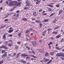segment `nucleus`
<instances>
[{
    "mask_svg": "<svg viewBox=\"0 0 64 64\" xmlns=\"http://www.w3.org/2000/svg\"><path fill=\"white\" fill-rule=\"evenodd\" d=\"M48 21H49V20L47 19H45V20H44V22H48Z\"/></svg>",
    "mask_w": 64,
    "mask_h": 64,
    "instance_id": "obj_20",
    "label": "nucleus"
},
{
    "mask_svg": "<svg viewBox=\"0 0 64 64\" xmlns=\"http://www.w3.org/2000/svg\"><path fill=\"white\" fill-rule=\"evenodd\" d=\"M60 4H56V7H57L58 8H59V5Z\"/></svg>",
    "mask_w": 64,
    "mask_h": 64,
    "instance_id": "obj_24",
    "label": "nucleus"
},
{
    "mask_svg": "<svg viewBox=\"0 0 64 64\" xmlns=\"http://www.w3.org/2000/svg\"><path fill=\"white\" fill-rule=\"evenodd\" d=\"M50 30H51L50 29H48V31H50Z\"/></svg>",
    "mask_w": 64,
    "mask_h": 64,
    "instance_id": "obj_55",
    "label": "nucleus"
},
{
    "mask_svg": "<svg viewBox=\"0 0 64 64\" xmlns=\"http://www.w3.org/2000/svg\"><path fill=\"white\" fill-rule=\"evenodd\" d=\"M61 53H58L56 54V56L58 57H60V56H61Z\"/></svg>",
    "mask_w": 64,
    "mask_h": 64,
    "instance_id": "obj_7",
    "label": "nucleus"
},
{
    "mask_svg": "<svg viewBox=\"0 0 64 64\" xmlns=\"http://www.w3.org/2000/svg\"><path fill=\"white\" fill-rule=\"evenodd\" d=\"M39 24V25H40V28H41V27H42V26H43V25H42V23L41 22Z\"/></svg>",
    "mask_w": 64,
    "mask_h": 64,
    "instance_id": "obj_17",
    "label": "nucleus"
},
{
    "mask_svg": "<svg viewBox=\"0 0 64 64\" xmlns=\"http://www.w3.org/2000/svg\"><path fill=\"white\" fill-rule=\"evenodd\" d=\"M30 56H31V57H33V58H37V57L36 56L34 55H31Z\"/></svg>",
    "mask_w": 64,
    "mask_h": 64,
    "instance_id": "obj_21",
    "label": "nucleus"
},
{
    "mask_svg": "<svg viewBox=\"0 0 64 64\" xmlns=\"http://www.w3.org/2000/svg\"><path fill=\"white\" fill-rule=\"evenodd\" d=\"M44 15H47V14L46 13H45L43 14Z\"/></svg>",
    "mask_w": 64,
    "mask_h": 64,
    "instance_id": "obj_52",
    "label": "nucleus"
},
{
    "mask_svg": "<svg viewBox=\"0 0 64 64\" xmlns=\"http://www.w3.org/2000/svg\"><path fill=\"white\" fill-rule=\"evenodd\" d=\"M27 20H28V18H23L22 19V21H27Z\"/></svg>",
    "mask_w": 64,
    "mask_h": 64,
    "instance_id": "obj_6",
    "label": "nucleus"
},
{
    "mask_svg": "<svg viewBox=\"0 0 64 64\" xmlns=\"http://www.w3.org/2000/svg\"><path fill=\"white\" fill-rule=\"evenodd\" d=\"M50 54L51 55H54V53L53 52H51L50 53Z\"/></svg>",
    "mask_w": 64,
    "mask_h": 64,
    "instance_id": "obj_37",
    "label": "nucleus"
},
{
    "mask_svg": "<svg viewBox=\"0 0 64 64\" xmlns=\"http://www.w3.org/2000/svg\"><path fill=\"white\" fill-rule=\"evenodd\" d=\"M4 62L3 60H2L0 62V64H2Z\"/></svg>",
    "mask_w": 64,
    "mask_h": 64,
    "instance_id": "obj_35",
    "label": "nucleus"
},
{
    "mask_svg": "<svg viewBox=\"0 0 64 64\" xmlns=\"http://www.w3.org/2000/svg\"><path fill=\"white\" fill-rule=\"evenodd\" d=\"M9 42H12V40H9Z\"/></svg>",
    "mask_w": 64,
    "mask_h": 64,
    "instance_id": "obj_50",
    "label": "nucleus"
},
{
    "mask_svg": "<svg viewBox=\"0 0 64 64\" xmlns=\"http://www.w3.org/2000/svg\"><path fill=\"white\" fill-rule=\"evenodd\" d=\"M16 54L15 53H14L13 54V56H16Z\"/></svg>",
    "mask_w": 64,
    "mask_h": 64,
    "instance_id": "obj_49",
    "label": "nucleus"
},
{
    "mask_svg": "<svg viewBox=\"0 0 64 64\" xmlns=\"http://www.w3.org/2000/svg\"><path fill=\"white\" fill-rule=\"evenodd\" d=\"M19 16V14L18 13V14H17L16 17H18V16Z\"/></svg>",
    "mask_w": 64,
    "mask_h": 64,
    "instance_id": "obj_40",
    "label": "nucleus"
},
{
    "mask_svg": "<svg viewBox=\"0 0 64 64\" xmlns=\"http://www.w3.org/2000/svg\"><path fill=\"white\" fill-rule=\"evenodd\" d=\"M26 6H30V3L29 2V1L27 0L26 1Z\"/></svg>",
    "mask_w": 64,
    "mask_h": 64,
    "instance_id": "obj_3",
    "label": "nucleus"
},
{
    "mask_svg": "<svg viewBox=\"0 0 64 64\" xmlns=\"http://www.w3.org/2000/svg\"><path fill=\"white\" fill-rule=\"evenodd\" d=\"M4 21H8V19H5L4 20Z\"/></svg>",
    "mask_w": 64,
    "mask_h": 64,
    "instance_id": "obj_44",
    "label": "nucleus"
},
{
    "mask_svg": "<svg viewBox=\"0 0 64 64\" xmlns=\"http://www.w3.org/2000/svg\"><path fill=\"white\" fill-rule=\"evenodd\" d=\"M51 62H52V60H50L47 63V64H49V63H51Z\"/></svg>",
    "mask_w": 64,
    "mask_h": 64,
    "instance_id": "obj_26",
    "label": "nucleus"
},
{
    "mask_svg": "<svg viewBox=\"0 0 64 64\" xmlns=\"http://www.w3.org/2000/svg\"><path fill=\"white\" fill-rule=\"evenodd\" d=\"M32 43L34 46H36V42H32Z\"/></svg>",
    "mask_w": 64,
    "mask_h": 64,
    "instance_id": "obj_22",
    "label": "nucleus"
},
{
    "mask_svg": "<svg viewBox=\"0 0 64 64\" xmlns=\"http://www.w3.org/2000/svg\"><path fill=\"white\" fill-rule=\"evenodd\" d=\"M42 11V9H41V10H40L39 11V12H41V11Z\"/></svg>",
    "mask_w": 64,
    "mask_h": 64,
    "instance_id": "obj_54",
    "label": "nucleus"
},
{
    "mask_svg": "<svg viewBox=\"0 0 64 64\" xmlns=\"http://www.w3.org/2000/svg\"><path fill=\"white\" fill-rule=\"evenodd\" d=\"M22 4V3L21 2H16V6H21V4Z\"/></svg>",
    "mask_w": 64,
    "mask_h": 64,
    "instance_id": "obj_4",
    "label": "nucleus"
},
{
    "mask_svg": "<svg viewBox=\"0 0 64 64\" xmlns=\"http://www.w3.org/2000/svg\"><path fill=\"white\" fill-rule=\"evenodd\" d=\"M26 48H28V50H30V48H29L28 47V46H26Z\"/></svg>",
    "mask_w": 64,
    "mask_h": 64,
    "instance_id": "obj_34",
    "label": "nucleus"
},
{
    "mask_svg": "<svg viewBox=\"0 0 64 64\" xmlns=\"http://www.w3.org/2000/svg\"><path fill=\"white\" fill-rule=\"evenodd\" d=\"M6 26V25H4L3 26H1V28H4V27Z\"/></svg>",
    "mask_w": 64,
    "mask_h": 64,
    "instance_id": "obj_31",
    "label": "nucleus"
},
{
    "mask_svg": "<svg viewBox=\"0 0 64 64\" xmlns=\"http://www.w3.org/2000/svg\"><path fill=\"white\" fill-rule=\"evenodd\" d=\"M56 50H62V48H60L56 46Z\"/></svg>",
    "mask_w": 64,
    "mask_h": 64,
    "instance_id": "obj_9",
    "label": "nucleus"
},
{
    "mask_svg": "<svg viewBox=\"0 0 64 64\" xmlns=\"http://www.w3.org/2000/svg\"><path fill=\"white\" fill-rule=\"evenodd\" d=\"M61 58L62 60H64V58L62 57Z\"/></svg>",
    "mask_w": 64,
    "mask_h": 64,
    "instance_id": "obj_61",
    "label": "nucleus"
},
{
    "mask_svg": "<svg viewBox=\"0 0 64 64\" xmlns=\"http://www.w3.org/2000/svg\"><path fill=\"white\" fill-rule=\"evenodd\" d=\"M33 15H34V17H36L37 16V14H36V12H34L33 13Z\"/></svg>",
    "mask_w": 64,
    "mask_h": 64,
    "instance_id": "obj_8",
    "label": "nucleus"
},
{
    "mask_svg": "<svg viewBox=\"0 0 64 64\" xmlns=\"http://www.w3.org/2000/svg\"><path fill=\"white\" fill-rule=\"evenodd\" d=\"M32 53L33 54H35V52L34 51L32 50Z\"/></svg>",
    "mask_w": 64,
    "mask_h": 64,
    "instance_id": "obj_38",
    "label": "nucleus"
},
{
    "mask_svg": "<svg viewBox=\"0 0 64 64\" xmlns=\"http://www.w3.org/2000/svg\"><path fill=\"white\" fill-rule=\"evenodd\" d=\"M9 6H13V5H16V1H14L10 2L9 4Z\"/></svg>",
    "mask_w": 64,
    "mask_h": 64,
    "instance_id": "obj_1",
    "label": "nucleus"
},
{
    "mask_svg": "<svg viewBox=\"0 0 64 64\" xmlns=\"http://www.w3.org/2000/svg\"><path fill=\"white\" fill-rule=\"evenodd\" d=\"M18 2H20L21 0H18Z\"/></svg>",
    "mask_w": 64,
    "mask_h": 64,
    "instance_id": "obj_64",
    "label": "nucleus"
},
{
    "mask_svg": "<svg viewBox=\"0 0 64 64\" xmlns=\"http://www.w3.org/2000/svg\"><path fill=\"white\" fill-rule=\"evenodd\" d=\"M8 46H12V45L11 44H8Z\"/></svg>",
    "mask_w": 64,
    "mask_h": 64,
    "instance_id": "obj_39",
    "label": "nucleus"
},
{
    "mask_svg": "<svg viewBox=\"0 0 64 64\" xmlns=\"http://www.w3.org/2000/svg\"><path fill=\"white\" fill-rule=\"evenodd\" d=\"M55 14L54 13H52V14H51L49 16V17H52V16H53Z\"/></svg>",
    "mask_w": 64,
    "mask_h": 64,
    "instance_id": "obj_16",
    "label": "nucleus"
},
{
    "mask_svg": "<svg viewBox=\"0 0 64 64\" xmlns=\"http://www.w3.org/2000/svg\"><path fill=\"white\" fill-rule=\"evenodd\" d=\"M49 61V59H46V62H48V61Z\"/></svg>",
    "mask_w": 64,
    "mask_h": 64,
    "instance_id": "obj_41",
    "label": "nucleus"
},
{
    "mask_svg": "<svg viewBox=\"0 0 64 64\" xmlns=\"http://www.w3.org/2000/svg\"><path fill=\"white\" fill-rule=\"evenodd\" d=\"M13 30H9L8 31V32L9 33H11L12 32H13Z\"/></svg>",
    "mask_w": 64,
    "mask_h": 64,
    "instance_id": "obj_27",
    "label": "nucleus"
},
{
    "mask_svg": "<svg viewBox=\"0 0 64 64\" xmlns=\"http://www.w3.org/2000/svg\"><path fill=\"white\" fill-rule=\"evenodd\" d=\"M5 35H6V34H4L3 36V39H5L6 38V36H5Z\"/></svg>",
    "mask_w": 64,
    "mask_h": 64,
    "instance_id": "obj_28",
    "label": "nucleus"
},
{
    "mask_svg": "<svg viewBox=\"0 0 64 64\" xmlns=\"http://www.w3.org/2000/svg\"><path fill=\"white\" fill-rule=\"evenodd\" d=\"M21 54V52H20L19 53L17 54L16 56V57H19V55Z\"/></svg>",
    "mask_w": 64,
    "mask_h": 64,
    "instance_id": "obj_25",
    "label": "nucleus"
},
{
    "mask_svg": "<svg viewBox=\"0 0 64 64\" xmlns=\"http://www.w3.org/2000/svg\"><path fill=\"white\" fill-rule=\"evenodd\" d=\"M17 44H21V43H20V42H17Z\"/></svg>",
    "mask_w": 64,
    "mask_h": 64,
    "instance_id": "obj_43",
    "label": "nucleus"
},
{
    "mask_svg": "<svg viewBox=\"0 0 64 64\" xmlns=\"http://www.w3.org/2000/svg\"><path fill=\"white\" fill-rule=\"evenodd\" d=\"M2 2H3V1H2V0H1L0 1V3H2Z\"/></svg>",
    "mask_w": 64,
    "mask_h": 64,
    "instance_id": "obj_56",
    "label": "nucleus"
},
{
    "mask_svg": "<svg viewBox=\"0 0 64 64\" xmlns=\"http://www.w3.org/2000/svg\"><path fill=\"white\" fill-rule=\"evenodd\" d=\"M28 53H32V52L30 51H28Z\"/></svg>",
    "mask_w": 64,
    "mask_h": 64,
    "instance_id": "obj_46",
    "label": "nucleus"
},
{
    "mask_svg": "<svg viewBox=\"0 0 64 64\" xmlns=\"http://www.w3.org/2000/svg\"><path fill=\"white\" fill-rule=\"evenodd\" d=\"M16 13H19V10H18L16 11Z\"/></svg>",
    "mask_w": 64,
    "mask_h": 64,
    "instance_id": "obj_53",
    "label": "nucleus"
},
{
    "mask_svg": "<svg viewBox=\"0 0 64 64\" xmlns=\"http://www.w3.org/2000/svg\"><path fill=\"white\" fill-rule=\"evenodd\" d=\"M0 9H1V10H3V8L2 7L0 8Z\"/></svg>",
    "mask_w": 64,
    "mask_h": 64,
    "instance_id": "obj_59",
    "label": "nucleus"
},
{
    "mask_svg": "<svg viewBox=\"0 0 64 64\" xmlns=\"http://www.w3.org/2000/svg\"><path fill=\"white\" fill-rule=\"evenodd\" d=\"M61 37V36L60 35H58L56 36V38H59Z\"/></svg>",
    "mask_w": 64,
    "mask_h": 64,
    "instance_id": "obj_15",
    "label": "nucleus"
},
{
    "mask_svg": "<svg viewBox=\"0 0 64 64\" xmlns=\"http://www.w3.org/2000/svg\"><path fill=\"white\" fill-rule=\"evenodd\" d=\"M61 41H62H62H64V39L63 38H62L61 40Z\"/></svg>",
    "mask_w": 64,
    "mask_h": 64,
    "instance_id": "obj_48",
    "label": "nucleus"
},
{
    "mask_svg": "<svg viewBox=\"0 0 64 64\" xmlns=\"http://www.w3.org/2000/svg\"><path fill=\"white\" fill-rule=\"evenodd\" d=\"M50 48V49L51 48V46H48Z\"/></svg>",
    "mask_w": 64,
    "mask_h": 64,
    "instance_id": "obj_58",
    "label": "nucleus"
},
{
    "mask_svg": "<svg viewBox=\"0 0 64 64\" xmlns=\"http://www.w3.org/2000/svg\"><path fill=\"white\" fill-rule=\"evenodd\" d=\"M2 48H4L5 46H2Z\"/></svg>",
    "mask_w": 64,
    "mask_h": 64,
    "instance_id": "obj_47",
    "label": "nucleus"
},
{
    "mask_svg": "<svg viewBox=\"0 0 64 64\" xmlns=\"http://www.w3.org/2000/svg\"><path fill=\"white\" fill-rule=\"evenodd\" d=\"M6 4H9V2L7 1H6Z\"/></svg>",
    "mask_w": 64,
    "mask_h": 64,
    "instance_id": "obj_42",
    "label": "nucleus"
},
{
    "mask_svg": "<svg viewBox=\"0 0 64 64\" xmlns=\"http://www.w3.org/2000/svg\"><path fill=\"white\" fill-rule=\"evenodd\" d=\"M46 59H45V58H43V62H46Z\"/></svg>",
    "mask_w": 64,
    "mask_h": 64,
    "instance_id": "obj_32",
    "label": "nucleus"
},
{
    "mask_svg": "<svg viewBox=\"0 0 64 64\" xmlns=\"http://www.w3.org/2000/svg\"><path fill=\"white\" fill-rule=\"evenodd\" d=\"M7 56V54H4L2 55V58H3V56H4V57H5V56Z\"/></svg>",
    "mask_w": 64,
    "mask_h": 64,
    "instance_id": "obj_19",
    "label": "nucleus"
},
{
    "mask_svg": "<svg viewBox=\"0 0 64 64\" xmlns=\"http://www.w3.org/2000/svg\"><path fill=\"white\" fill-rule=\"evenodd\" d=\"M62 11L63 10H60L59 13H58L59 15H60V14H61V13L62 12Z\"/></svg>",
    "mask_w": 64,
    "mask_h": 64,
    "instance_id": "obj_13",
    "label": "nucleus"
},
{
    "mask_svg": "<svg viewBox=\"0 0 64 64\" xmlns=\"http://www.w3.org/2000/svg\"><path fill=\"white\" fill-rule=\"evenodd\" d=\"M53 44V42H50L48 44V46H50V45H51V44Z\"/></svg>",
    "mask_w": 64,
    "mask_h": 64,
    "instance_id": "obj_14",
    "label": "nucleus"
},
{
    "mask_svg": "<svg viewBox=\"0 0 64 64\" xmlns=\"http://www.w3.org/2000/svg\"><path fill=\"white\" fill-rule=\"evenodd\" d=\"M45 56L46 57H47V56H49V54H48V52H46V53L45 54Z\"/></svg>",
    "mask_w": 64,
    "mask_h": 64,
    "instance_id": "obj_10",
    "label": "nucleus"
},
{
    "mask_svg": "<svg viewBox=\"0 0 64 64\" xmlns=\"http://www.w3.org/2000/svg\"><path fill=\"white\" fill-rule=\"evenodd\" d=\"M39 52H41V53H42V52H43V50H41L40 49L39 50Z\"/></svg>",
    "mask_w": 64,
    "mask_h": 64,
    "instance_id": "obj_29",
    "label": "nucleus"
},
{
    "mask_svg": "<svg viewBox=\"0 0 64 64\" xmlns=\"http://www.w3.org/2000/svg\"><path fill=\"white\" fill-rule=\"evenodd\" d=\"M20 61L21 62H22V63H24V64H25L26 63V61L23 60H20Z\"/></svg>",
    "mask_w": 64,
    "mask_h": 64,
    "instance_id": "obj_12",
    "label": "nucleus"
},
{
    "mask_svg": "<svg viewBox=\"0 0 64 64\" xmlns=\"http://www.w3.org/2000/svg\"><path fill=\"white\" fill-rule=\"evenodd\" d=\"M35 20V18H32V20Z\"/></svg>",
    "mask_w": 64,
    "mask_h": 64,
    "instance_id": "obj_63",
    "label": "nucleus"
},
{
    "mask_svg": "<svg viewBox=\"0 0 64 64\" xmlns=\"http://www.w3.org/2000/svg\"><path fill=\"white\" fill-rule=\"evenodd\" d=\"M2 53H3L4 52H5V50H2Z\"/></svg>",
    "mask_w": 64,
    "mask_h": 64,
    "instance_id": "obj_51",
    "label": "nucleus"
},
{
    "mask_svg": "<svg viewBox=\"0 0 64 64\" xmlns=\"http://www.w3.org/2000/svg\"><path fill=\"white\" fill-rule=\"evenodd\" d=\"M61 56L62 57H64V54L63 53H61Z\"/></svg>",
    "mask_w": 64,
    "mask_h": 64,
    "instance_id": "obj_36",
    "label": "nucleus"
},
{
    "mask_svg": "<svg viewBox=\"0 0 64 64\" xmlns=\"http://www.w3.org/2000/svg\"><path fill=\"white\" fill-rule=\"evenodd\" d=\"M28 55L26 54H22V57H24V58L26 57V56H27Z\"/></svg>",
    "mask_w": 64,
    "mask_h": 64,
    "instance_id": "obj_5",
    "label": "nucleus"
},
{
    "mask_svg": "<svg viewBox=\"0 0 64 64\" xmlns=\"http://www.w3.org/2000/svg\"><path fill=\"white\" fill-rule=\"evenodd\" d=\"M34 2H36V1H37L36 2V4H38L40 2H41V0H34Z\"/></svg>",
    "mask_w": 64,
    "mask_h": 64,
    "instance_id": "obj_2",
    "label": "nucleus"
},
{
    "mask_svg": "<svg viewBox=\"0 0 64 64\" xmlns=\"http://www.w3.org/2000/svg\"><path fill=\"white\" fill-rule=\"evenodd\" d=\"M22 34L21 33H19L18 34V36H19V37H20V36H21V35H22Z\"/></svg>",
    "mask_w": 64,
    "mask_h": 64,
    "instance_id": "obj_33",
    "label": "nucleus"
},
{
    "mask_svg": "<svg viewBox=\"0 0 64 64\" xmlns=\"http://www.w3.org/2000/svg\"><path fill=\"white\" fill-rule=\"evenodd\" d=\"M5 49H8V48H6V47H4V48Z\"/></svg>",
    "mask_w": 64,
    "mask_h": 64,
    "instance_id": "obj_60",
    "label": "nucleus"
},
{
    "mask_svg": "<svg viewBox=\"0 0 64 64\" xmlns=\"http://www.w3.org/2000/svg\"><path fill=\"white\" fill-rule=\"evenodd\" d=\"M35 21L36 23H41V22L39 21L38 20H36Z\"/></svg>",
    "mask_w": 64,
    "mask_h": 64,
    "instance_id": "obj_18",
    "label": "nucleus"
},
{
    "mask_svg": "<svg viewBox=\"0 0 64 64\" xmlns=\"http://www.w3.org/2000/svg\"><path fill=\"white\" fill-rule=\"evenodd\" d=\"M50 7H51V8H53V7H54L53 6L52 4H50Z\"/></svg>",
    "mask_w": 64,
    "mask_h": 64,
    "instance_id": "obj_30",
    "label": "nucleus"
},
{
    "mask_svg": "<svg viewBox=\"0 0 64 64\" xmlns=\"http://www.w3.org/2000/svg\"><path fill=\"white\" fill-rule=\"evenodd\" d=\"M47 9L48 10V11L49 12L51 11V10H52V9H51V8L47 7Z\"/></svg>",
    "mask_w": 64,
    "mask_h": 64,
    "instance_id": "obj_11",
    "label": "nucleus"
},
{
    "mask_svg": "<svg viewBox=\"0 0 64 64\" xmlns=\"http://www.w3.org/2000/svg\"><path fill=\"white\" fill-rule=\"evenodd\" d=\"M29 30H27L26 31V33H28L29 32Z\"/></svg>",
    "mask_w": 64,
    "mask_h": 64,
    "instance_id": "obj_45",
    "label": "nucleus"
},
{
    "mask_svg": "<svg viewBox=\"0 0 64 64\" xmlns=\"http://www.w3.org/2000/svg\"><path fill=\"white\" fill-rule=\"evenodd\" d=\"M24 9L25 10H26L27 9V8L26 7H25L24 8Z\"/></svg>",
    "mask_w": 64,
    "mask_h": 64,
    "instance_id": "obj_57",
    "label": "nucleus"
},
{
    "mask_svg": "<svg viewBox=\"0 0 64 64\" xmlns=\"http://www.w3.org/2000/svg\"><path fill=\"white\" fill-rule=\"evenodd\" d=\"M12 34H10V37H12Z\"/></svg>",
    "mask_w": 64,
    "mask_h": 64,
    "instance_id": "obj_62",
    "label": "nucleus"
},
{
    "mask_svg": "<svg viewBox=\"0 0 64 64\" xmlns=\"http://www.w3.org/2000/svg\"><path fill=\"white\" fill-rule=\"evenodd\" d=\"M52 34H54V33H56V34H57L58 33V32H55V31H54L52 32Z\"/></svg>",
    "mask_w": 64,
    "mask_h": 64,
    "instance_id": "obj_23",
    "label": "nucleus"
}]
</instances>
